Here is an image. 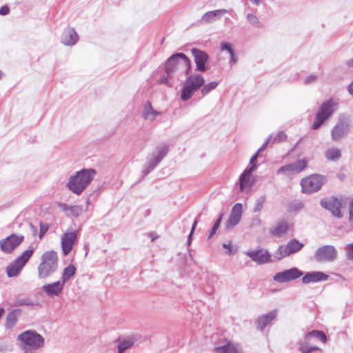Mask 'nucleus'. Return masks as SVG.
<instances>
[{
    "label": "nucleus",
    "mask_w": 353,
    "mask_h": 353,
    "mask_svg": "<svg viewBox=\"0 0 353 353\" xmlns=\"http://www.w3.org/2000/svg\"><path fill=\"white\" fill-rule=\"evenodd\" d=\"M191 68V61L183 53H175L168 58L165 64V73L169 77L181 70L188 74Z\"/></svg>",
    "instance_id": "nucleus-2"
},
{
    "label": "nucleus",
    "mask_w": 353,
    "mask_h": 353,
    "mask_svg": "<svg viewBox=\"0 0 353 353\" xmlns=\"http://www.w3.org/2000/svg\"><path fill=\"white\" fill-rule=\"evenodd\" d=\"M23 353H32V352L31 351H29V350H23Z\"/></svg>",
    "instance_id": "nucleus-61"
},
{
    "label": "nucleus",
    "mask_w": 353,
    "mask_h": 353,
    "mask_svg": "<svg viewBox=\"0 0 353 353\" xmlns=\"http://www.w3.org/2000/svg\"><path fill=\"white\" fill-rule=\"evenodd\" d=\"M79 40V35L77 34L75 30L72 28H68L64 30L61 42L64 46H74L77 43Z\"/></svg>",
    "instance_id": "nucleus-22"
},
{
    "label": "nucleus",
    "mask_w": 353,
    "mask_h": 353,
    "mask_svg": "<svg viewBox=\"0 0 353 353\" xmlns=\"http://www.w3.org/2000/svg\"><path fill=\"white\" fill-rule=\"evenodd\" d=\"M254 171V168L248 167L239 176V188L241 192H246L250 191L254 185V180L252 179V174Z\"/></svg>",
    "instance_id": "nucleus-17"
},
{
    "label": "nucleus",
    "mask_w": 353,
    "mask_h": 353,
    "mask_svg": "<svg viewBox=\"0 0 353 353\" xmlns=\"http://www.w3.org/2000/svg\"><path fill=\"white\" fill-rule=\"evenodd\" d=\"M10 8L8 6H1V15H6L9 13Z\"/></svg>",
    "instance_id": "nucleus-53"
},
{
    "label": "nucleus",
    "mask_w": 353,
    "mask_h": 353,
    "mask_svg": "<svg viewBox=\"0 0 353 353\" xmlns=\"http://www.w3.org/2000/svg\"><path fill=\"white\" fill-rule=\"evenodd\" d=\"M259 152H256L250 159V165L249 167H253L254 168V170L256 169L257 166L256 165V161L257 159V157L259 156Z\"/></svg>",
    "instance_id": "nucleus-47"
},
{
    "label": "nucleus",
    "mask_w": 353,
    "mask_h": 353,
    "mask_svg": "<svg viewBox=\"0 0 353 353\" xmlns=\"http://www.w3.org/2000/svg\"><path fill=\"white\" fill-rule=\"evenodd\" d=\"M19 346L22 350H37L43 347L44 338L34 330H26L17 336Z\"/></svg>",
    "instance_id": "nucleus-3"
},
{
    "label": "nucleus",
    "mask_w": 353,
    "mask_h": 353,
    "mask_svg": "<svg viewBox=\"0 0 353 353\" xmlns=\"http://www.w3.org/2000/svg\"><path fill=\"white\" fill-rule=\"evenodd\" d=\"M12 345H9L7 347V350H8V351H10V350H12Z\"/></svg>",
    "instance_id": "nucleus-60"
},
{
    "label": "nucleus",
    "mask_w": 353,
    "mask_h": 353,
    "mask_svg": "<svg viewBox=\"0 0 353 353\" xmlns=\"http://www.w3.org/2000/svg\"><path fill=\"white\" fill-rule=\"evenodd\" d=\"M338 252L334 246L326 245L319 247L314 254V258L316 262L330 263L337 259Z\"/></svg>",
    "instance_id": "nucleus-13"
},
{
    "label": "nucleus",
    "mask_w": 353,
    "mask_h": 353,
    "mask_svg": "<svg viewBox=\"0 0 353 353\" xmlns=\"http://www.w3.org/2000/svg\"><path fill=\"white\" fill-rule=\"evenodd\" d=\"M276 315L277 311L274 310L266 314L259 316L256 320L257 329L263 330L266 326L271 323V322L276 318Z\"/></svg>",
    "instance_id": "nucleus-27"
},
{
    "label": "nucleus",
    "mask_w": 353,
    "mask_h": 353,
    "mask_svg": "<svg viewBox=\"0 0 353 353\" xmlns=\"http://www.w3.org/2000/svg\"><path fill=\"white\" fill-rule=\"evenodd\" d=\"M21 310L15 309L8 313L6 319L5 327L8 330H11L17 322L18 317L21 314Z\"/></svg>",
    "instance_id": "nucleus-31"
},
{
    "label": "nucleus",
    "mask_w": 353,
    "mask_h": 353,
    "mask_svg": "<svg viewBox=\"0 0 353 353\" xmlns=\"http://www.w3.org/2000/svg\"><path fill=\"white\" fill-rule=\"evenodd\" d=\"M198 223V220L197 219H195L193 224H192V228H191V231L190 232V234L188 236V245L190 246L191 243H192V234H194V230L196 229V225Z\"/></svg>",
    "instance_id": "nucleus-44"
},
{
    "label": "nucleus",
    "mask_w": 353,
    "mask_h": 353,
    "mask_svg": "<svg viewBox=\"0 0 353 353\" xmlns=\"http://www.w3.org/2000/svg\"><path fill=\"white\" fill-rule=\"evenodd\" d=\"M33 253L34 249L29 248L12 261L6 269L8 276H17L21 273L26 264L28 262Z\"/></svg>",
    "instance_id": "nucleus-7"
},
{
    "label": "nucleus",
    "mask_w": 353,
    "mask_h": 353,
    "mask_svg": "<svg viewBox=\"0 0 353 353\" xmlns=\"http://www.w3.org/2000/svg\"><path fill=\"white\" fill-rule=\"evenodd\" d=\"M304 245L298 240L294 239L290 240L285 245H280L274 253V257L276 260H281L292 254L300 251Z\"/></svg>",
    "instance_id": "nucleus-12"
},
{
    "label": "nucleus",
    "mask_w": 353,
    "mask_h": 353,
    "mask_svg": "<svg viewBox=\"0 0 353 353\" xmlns=\"http://www.w3.org/2000/svg\"><path fill=\"white\" fill-rule=\"evenodd\" d=\"M314 340H319L325 343L327 340L326 335L322 331L313 330L305 335L303 341L299 342V350L301 353H310L312 351L320 350L313 344Z\"/></svg>",
    "instance_id": "nucleus-8"
},
{
    "label": "nucleus",
    "mask_w": 353,
    "mask_h": 353,
    "mask_svg": "<svg viewBox=\"0 0 353 353\" xmlns=\"http://www.w3.org/2000/svg\"><path fill=\"white\" fill-rule=\"evenodd\" d=\"M349 131L348 125L344 121H339L332 130L331 137L334 141H339Z\"/></svg>",
    "instance_id": "nucleus-23"
},
{
    "label": "nucleus",
    "mask_w": 353,
    "mask_h": 353,
    "mask_svg": "<svg viewBox=\"0 0 353 353\" xmlns=\"http://www.w3.org/2000/svg\"><path fill=\"white\" fill-rule=\"evenodd\" d=\"M77 234L74 232H66L61 238V248L64 256H67L77 241Z\"/></svg>",
    "instance_id": "nucleus-20"
},
{
    "label": "nucleus",
    "mask_w": 353,
    "mask_h": 353,
    "mask_svg": "<svg viewBox=\"0 0 353 353\" xmlns=\"http://www.w3.org/2000/svg\"><path fill=\"white\" fill-rule=\"evenodd\" d=\"M18 303L21 305H27L25 301H20Z\"/></svg>",
    "instance_id": "nucleus-59"
},
{
    "label": "nucleus",
    "mask_w": 353,
    "mask_h": 353,
    "mask_svg": "<svg viewBox=\"0 0 353 353\" xmlns=\"http://www.w3.org/2000/svg\"><path fill=\"white\" fill-rule=\"evenodd\" d=\"M57 205L61 210L64 211L66 214L68 212L70 206L63 203H58Z\"/></svg>",
    "instance_id": "nucleus-49"
},
{
    "label": "nucleus",
    "mask_w": 353,
    "mask_h": 353,
    "mask_svg": "<svg viewBox=\"0 0 353 353\" xmlns=\"http://www.w3.org/2000/svg\"><path fill=\"white\" fill-rule=\"evenodd\" d=\"M329 276L322 272H307L302 277V282L303 283H316L319 281H327Z\"/></svg>",
    "instance_id": "nucleus-25"
},
{
    "label": "nucleus",
    "mask_w": 353,
    "mask_h": 353,
    "mask_svg": "<svg viewBox=\"0 0 353 353\" xmlns=\"http://www.w3.org/2000/svg\"><path fill=\"white\" fill-rule=\"evenodd\" d=\"M134 344V341L132 339H123L120 341L118 345V352L125 353V352L130 349Z\"/></svg>",
    "instance_id": "nucleus-35"
},
{
    "label": "nucleus",
    "mask_w": 353,
    "mask_h": 353,
    "mask_svg": "<svg viewBox=\"0 0 353 353\" xmlns=\"http://www.w3.org/2000/svg\"><path fill=\"white\" fill-rule=\"evenodd\" d=\"M218 83L212 81L205 85L203 84L201 88V93L203 96L208 94L212 90H214L218 86Z\"/></svg>",
    "instance_id": "nucleus-38"
},
{
    "label": "nucleus",
    "mask_w": 353,
    "mask_h": 353,
    "mask_svg": "<svg viewBox=\"0 0 353 353\" xmlns=\"http://www.w3.org/2000/svg\"><path fill=\"white\" fill-rule=\"evenodd\" d=\"M221 51L227 50L229 54H232V53L234 52V50L232 48V46L230 45V43H229L228 42H221Z\"/></svg>",
    "instance_id": "nucleus-43"
},
{
    "label": "nucleus",
    "mask_w": 353,
    "mask_h": 353,
    "mask_svg": "<svg viewBox=\"0 0 353 353\" xmlns=\"http://www.w3.org/2000/svg\"><path fill=\"white\" fill-rule=\"evenodd\" d=\"M254 5L259 6L261 3V0H250Z\"/></svg>",
    "instance_id": "nucleus-57"
},
{
    "label": "nucleus",
    "mask_w": 353,
    "mask_h": 353,
    "mask_svg": "<svg viewBox=\"0 0 353 353\" xmlns=\"http://www.w3.org/2000/svg\"><path fill=\"white\" fill-rule=\"evenodd\" d=\"M169 150L167 145H163L157 147L155 151L151 155L148 162L145 163L143 169V176L148 174L166 156Z\"/></svg>",
    "instance_id": "nucleus-10"
},
{
    "label": "nucleus",
    "mask_w": 353,
    "mask_h": 353,
    "mask_svg": "<svg viewBox=\"0 0 353 353\" xmlns=\"http://www.w3.org/2000/svg\"><path fill=\"white\" fill-rule=\"evenodd\" d=\"M321 205L331 212L333 216L341 218L343 216L342 209L344 208L346 203L342 198L330 196L321 200Z\"/></svg>",
    "instance_id": "nucleus-9"
},
{
    "label": "nucleus",
    "mask_w": 353,
    "mask_h": 353,
    "mask_svg": "<svg viewBox=\"0 0 353 353\" xmlns=\"http://www.w3.org/2000/svg\"><path fill=\"white\" fill-rule=\"evenodd\" d=\"M168 78H170V77H168V75L167 76H163L162 77H161V79L159 81V83H163V84L169 85Z\"/></svg>",
    "instance_id": "nucleus-52"
},
{
    "label": "nucleus",
    "mask_w": 353,
    "mask_h": 353,
    "mask_svg": "<svg viewBox=\"0 0 353 353\" xmlns=\"http://www.w3.org/2000/svg\"><path fill=\"white\" fill-rule=\"evenodd\" d=\"M58 268V256L54 251L44 252L38 266V276L40 279H46L54 273Z\"/></svg>",
    "instance_id": "nucleus-4"
},
{
    "label": "nucleus",
    "mask_w": 353,
    "mask_h": 353,
    "mask_svg": "<svg viewBox=\"0 0 353 353\" xmlns=\"http://www.w3.org/2000/svg\"><path fill=\"white\" fill-rule=\"evenodd\" d=\"M348 91L352 95H353V81L350 84Z\"/></svg>",
    "instance_id": "nucleus-55"
},
{
    "label": "nucleus",
    "mask_w": 353,
    "mask_h": 353,
    "mask_svg": "<svg viewBox=\"0 0 353 353\" xmlns=\"http://www.w3.org/2000/svg\"><path fill=\"white\" fill-rule=\"evenodd\" d=\"M4 313V310L3 308H1V316Z\"/></svg>",
    "instance_id": "nucleus-62"
},
{
    "label": "nucleus",
    "mask_w": 353,
    "mask_h": 353,
    "mask_svg": "<svg viewBox=\"0 0 353 353\" xmlns=\"http://www.w3.org/2000/svg\"><path fill=\"white\" fill-rule=\"evenodd\" d=\"M262 224V220L260 219L259 216H256L252 219V222L250 223V227H257L260 226Z\"/></svg>",
    "instance_id": "nucleus-46"
},
{
    "label": "nucleus",
    "mask_w": 353,
    "mask_h": 353,
    "mask_svg": "<svg viewBox=\"0 0 353 353\" xmlns=\"http://www.w3.org/2000/svg\"><path fill=\"white\" fill-rule=\"evenodd\" d=\"M242 204L239 203L233 206L226 223L227 228L234 227L240 222L242 216Z\"/></svg>",
    "instance_id": "nucleus-21"
},
{
    "label": "nucleus",
    "mask_w": 353,
    "mask_h": 353,
    "mask_svg": "<svg viewBox=\"0 0 353 353\" xmlns=\"http://www.w3.org/2000/svg\"><path fill=\"white\" fill-rule=\"evenodd\" d=\"M338 105V102L333 99L324 101L321 105L317 113L316 114L315 121L312 124V128L313 130L319 129L321 125L337 110Z\"/></svg>",
    "instance_id": "nucleus-5"
},
{
    "label": "nucleus",
    "mask_w": 353,
    "mask_h": 353,
    "mask_svg": "<svg viewBox=\"0 0 353 353\" xmlns=\"http://www.w3.org/2000/svg\"><path fill=\"white\" fill-rule=\"evenodd\" d=\"M48 230H49V225L48 223H44L40 222V223H39V237L40 239H41L44 236V235L47 233Z\"/></svg>",
    "instance_id": "nucleus-40"
},
{
    "label": "nucleus",
    "mask_w": 353,
    "mask_h": 353,
    "mask_svg": "<svg viewBox=\"0 0 353 353\" xmlns=\"http://www.w3.org/2000/svg\"><path fill=\"white\" fill-rule=\"evenodd\" d=\"M226 13H228V10L226 9H219L212 11H208L202 16L201 21L205 23H210L216 19H220L223 14Z\"/></svg>",
    "instance_id": "nucleus-28"
},
{
    "label": "nucleus",
    "mask_w": 353,
    "mask_h": 353,
    "mask_svg": "<svg viewBox=\"0 0 353 353\" xmlns=\"http://www.w3.org/2000/svg\"><path fill=\"white\" fill-rule=\"evenodd\" d=\"M272 139V136H270L263 143V144L261 145V147L257 150L258 152H260L261 151H263L265 148L266 146L268 145V144L269 143V142L270 141V140Z\"/></svg>",
    "instance_id": "nucleus-50"
},
{
    "label": "nucleus",
    "mask_w": 353,
    "mask_h": 353,
    "mask_svg": "<svg viewBox=\"0 0 353 353\" xmlns=\"http://www.w3.org/2000/svg\"><path fill=\"white\" fill-rule=\"evenodd\" d=\"M348 249L346 251L347 258L353 260V243L347 245Z\"/></svg>",
    "instance_id": "nucleus-45"
},
{
    "label": "nucleus",
    "mask_w": 353,
    "mask_h": 353,
    "mask_svg": "<svg viewBox=\"0 0 353 353\" xmlns=\"http://www.w3.org/2000/svg\"><path fill=\"white\" fill-rule=\"evenodd\" d=\"M290 227V223L287 220H281L270 229V233L274 236L281 237L288 232Z\"/></svg>",
    "instance_id": "nucleus-26"
},
{
    "label": "nucleus",
    "mask_w": 353,
    "mask_h": 353,
    "mask_svg": "<svg viewBox=\"0 0 353 353\" xmlns=\"http://www.w3.org/2000/svg\"><path fill=\"white\" fill-rule=\"evenodd\" d=\"M230 63L232 65L233 63H236L238 61L237 57L235 55L234 52L230 54Z\"/></svg>",
    "instance_id": "nucleus-51"
},
{
    "label": "nucleus",
    "mask_w": 353,
    "mask_h": 353,
    "mask_svg": "<svg viewBox=\"0 0 353 353\" xmlns=\"http://www.w3.org/2000/svg\"><path fill=\"white\" fill-rule=\"evenodd\" d=\"M214 351L215 353H243L241 347L231 341L227 342L223 345L215 347Z\"/></svg>",
    "instance_id": "nucleus-29"
},
{
    "label": "nucleus",
    "mask_w": 353,
    "mask_h": 353,
    "mask_svg": "<svg viewBox=\"0 0 353 353\" xmlns=\"http://www.w3.org/2000/svg\"><path fill=\"white\" fill-rule=\"evenodd\" d=\"M204 83L205 79L201 74L189 76L185 79L181 90V99L184 101L189 100L193 94L203 85Z\"/></svg>",
    "instance_id": "nucleus-6"
},
{
    "label": "nucleus",
    "mask_w": 353,
    "mask_h": 353,
    "mask_svg": "<svg viewBox=\"0 0 353 353\" xmlns=\"http://www.w3.org/2000/svg\"><path fill=\"white\" fill-rule=\"evenodd\" d=\"M30 226L32 230L33 234L35 235L37 232V228L32 223H30Z\"/></svg>",
    "instance_id": "nucleus-58"
},
{
    "label": "nucleus",
    "mask_w": 353,
    "mask_h": 353,
    "mask_svg": "<svg viewBox=\"0 0 353 353\" xmlns=\"http://www.w3.org/2000/svg\"><path fill=\"white\" fill-rule=\"evenodd\" d=\"M23 235H17L12 234L1 241V251L6 253H11L19 246L23 241Z\"/></svg>",
    "instance_id": "nucleus-16"
},
{
    "label": "nucleus",
    "mask_w": 353,
    "mask_h": 353,
    "mask_svg": "<svg viewBox=\"0 0 353 353\" xmlns=\"http://www.w3.org/2000/svg\"><path fill=\"white\" fill-rule=\"evenodd\" d=\"M64 284L60 281H56L52 283L43 285L42 290L50 297L58 296L63 291Z\"/></svg>",
    "instance_id": "nucleus-24"
},
{
    "label": "nucleus",
    "mask_w": 353,
    "mask_h": 353,
    "mask_svg": "<svg viewBox=\"0 0 353 353\" xmlns=\"http://www.w3.org/2000/svg\"><path fill=\"white\" fill-rule=\"evenodd\" d=\"M76 268L74 265H69L68 267L64 268L61 276V282L65 283L70 280V279L75 274Z\"/></svg>",
    "instance_id": "nucleus-33"
},
{
    "label": "nucleus",
    "mask_w": 353,
    "mask_h": 353,
    "mask_svg": "<svg viewBox=\"0 0 353 353\" xmlns=\"http://www.w3.org/2000/svg\"><path fill=\"white\" fill-rule=\"evenodd\" d=\"M347 65L350 68L353 67V58L347 61Z\"/></svg>",
    "instance_id": "nucleus-56"
},
{
    "label": "nucleus",
    "mask_w": 353,
    "mask_h": 353,
    "mask_svg": "<svg viewBox=\"0 0 353 353\" xmlns=\"http://www.w3.org/2000/svg\"><path fill=\"white\" fill-rule=\"evenodd\" d=\"M248 21L253 26L256 28H262L263 23L259 21L256 15L249 13L246 16Z\"/></svg>",
    "instance_id": "nucleus-37"
},
{
    "label": "nucleus",
    "mask_w": 353,
    "mask_h": 353,
    "mask_svg": "<svg viewBox=\"0 0 353 353\" xmlns=\"http://www.w3.org/2000/svg\"><path fill=\"white\" fill-rule=\"evenodd\" d=\"M96 174L94 169L83 168L70 177L66 186L72 192L80 195L90 184Z\"/></svg>",
    "instance_id": "nucleus-1"
},
{
    "label": "nucleus",
    "mask_w": 353,
    "mask_h": 353,
    "mask_svg": "<svg viewBox=\"0 0 353 353\" xmlns=\"http://www.w3.org/2000/svg\"><path fill=\"white\" fill-rule=\"evenodd\" d=\"M192 54L194 58V62L196 65V70L199 72H205L207 70V67L205 64L208 63L209 60L208 54L199 49L192 48Z\"/></svg>",
    "instance_id": "nucleus-19"
},
{
    "label": "nucleus",
    "mask_w": 353,
    "mask_h": 353,
    "mask_svg": "<svg viewBox=\"0 0 353 353\" xmlns=\"http://www.w3.org/2000/svg\"><path fill=\"white\" fill-rule=\"evenodd\" d=\"M245 254L259 265L272 262L271 255L268 250L259 249L255 250H248Z\"/></svg>",
    "instance_id": "nucleus-18"
},
{
    "label": "nucleus",
    "mask_w": 353,
    "mask_h": 353,
    "mask_svg": "<svg viewBox=\"0 0 353 353\" xmlns=\"http://www.w3.org/2000/svg\"><path fill=\"white\" fill-rule=\"evenodd\" d=\"M325 157L329 161H336L341 157V152L339 148H331L325 150Z\"/></svg>",
    "instance_id": "nucleus-32"
},
{
    "label": "nucleus",
    "mask_w": 353,
    "mask_h": 353,
    "mask_svg": "<svg viewBox=\"0 0 353 353\" xmlns=\"http://www.w3.org/2000/svg\"><path fill=\"white\" fill-rule=\"evenodd\" d=\"M307 166V161L305 159H299L292 163L281 166L278 170V174L286 176L292 175L302 172Z\"/></svg>",
    "instance_id": "nucleus-14"
},
{
    "label": "nucleus",
    "mask_w": 353,
    "mask_h": 353,
    "mask_svg": "<svg viewBox=\"0 0 353 353\" xmlns=\"http://www.w3.org/2000/svg\"><path fill=\"white\" fill-rule=\"evenodd\" d=\"M317 79V76L314 74H311L308 76L305 80V84H310L316 81Z\"/></svg>",
    "instance_id": "nucleus-48"
},
{
    "label": "nucleus",
    "mask_w": 353,
    "mask_h": 353,
    "mask_svg": "<svg viewBox=\"0 0 353 353\" xmlns=\"http://www.w3.org/2000/svg\"><path fill=\"white\" fill-rule=\"evenodd\" d=\"M267 196L265 194L261 195L258 198L256 199L254 204V207L252 209V212L254 213L261 212L263 207L264 204L266 202Z\"/></svg>",
    "instance_id": "nucleus-34"
},
{
    "label": "nucleus",
    "mask_w": 353,
    "mask_h": 353,
    "mask_svg": "<svg viewBox=\"0 0 353 353\" xmlns=\"http://www.w3.org/2000/svg\"><path fill=\"white\" fill-rule=\"evenodd\" d=\"M303 274V272L297 268H292L275 274L273 276V280L281 283H287L299 278Z\"/></svg>",
    "instance_id": "nucleus-15"
},
{
    "label": "nucleus",
    "mask_w": 353,
    "mask_h": 353,
    "mask_svg": "<svg viewBox=\"0 0 353 353\" xmlns=\"http://www.w3.org/2000/svg\"><path fill=\"white\" fill-rule=\"evenodd\" d=\"M348 206V222L350 226L353 229V197L350 199Z\"/></svg>",
    "instance_id": "nucleus-39"
},
{
    "label": "nucleus",
    "mask_w": 353,
    "mask_h": 353,
    "mask_svg": "<svg viewBox=\"0 0 353 353\" xmlns=\"http://www.w3.org/2000/svg\"><path fill=\"white\" fill-rule=\"evenodd\" d=\"M287 135L283 132H279L273 138L272 143L283 141L286 139Z\"/></svg>",
    "instance_id": "nucleus-41"
},
{
    "label": "nucleus",
    "mask_w": 353,
    "mask_h": 353,
    "mask_svg": "<svg viewBox=\"0 0 353 353\" xmlns=\"http://www.w3.org/2000/svg\"><path fill=\"white\" fill-rule=\"evenodd\" d=\"M325 182V178L320 174H312L301 180V185L304 193L311 194L319 191Z\"/></svg>",
    "instance_id": "nucleus-11"
},
{
    "label": "nucleus",
    "mask_w": 353,
    "mask_h": 353,
    "mask_svg": "<svg viewBox=\"0 0 353 353\" xmlns=\"http://www.w3.org/2000/svg\"><path fill=\"white\" fill-rule=\"evenodd\" d=\"M221 219H222V215H220L219 218L214 223V225L212 228V230L210 231L209 237H212L216 233L217 229L219 228V227L220 225Z\"/></svg>",
    "instance_id": "nucleus-42"
},
{
    "label": "nucleus",
    "mask_w": 353,
    "mask_h": 353,
    "mask_svg": "<svg viewBox=\"0 0 353 353\" xmlns=\"http://www.w3.org/2000/svg\"><path fill=\"white\" fill-rule=\"evenodd\" d=\"M156 238H157V237L153 236V238L152 239V241H154Z\"/></svg>",
    "instance_id": "nucleus-63"
},
{
    "label": "nucleus",
    "mask_w": 353,
    "mask_h": 353,
    "mask_svg": "<svg viewBox=\"0 0 353 353\" xmlns=\"http://www.w3.org/2000/svg\"><path fill=\"white\" fill-rule=\"evenodd\" d=\"M83 211V208L81 205H70L67 216L78 217L82 214Z\"/></svg>",
    "instance_id": "nucleus-36"
},
{
    "label": "nucleus",
    "mask_w": 353,
    "mask_h": 353,
    "mask_svg": "<svg viewBox=\"0 0 353 353\" xmlns=\"http://www.w3.org/2000/svg\"><path fill=\"white\" fill-rule=\"evenodd\" d=\"M223 247L228 250V253L230 254L232 252V247L230 244L224 243Z\"/></svg>",
    "instance_id": "nucleus-54"
},
{
    "label": "nucleus",
    "mask_w": 353,
    "mask_h": 353,
    "mask_svg": "<svg viewBox=\"0 0 353 353\" xmlns=\"http://www.w3.org/2000/svg\"><path fill=\"white\" fill-rule=\"evenodd\" d=\"M161 112L154 110L150 101H147L144 106L142 112V117L145 120L154 121L155 118L160 115Z\"/></svg>",
    "instance_id": "nucleus-30"
}]
</instances>
